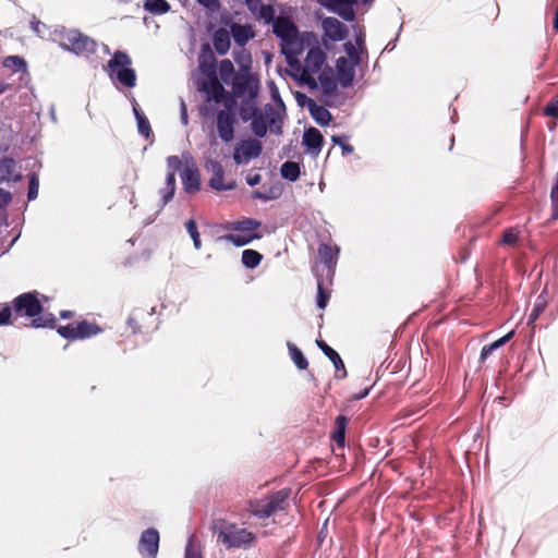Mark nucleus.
I'll use <instances>...</instances> for the list:
<instances>
[{"instance_id": "f257e3e1", "label": "nucleus", "mask_w": 558, "mask_h": 558, "mask_svg": "<svg viewBox=\"0 0 558 558\" xmlns=\"http://www.w3.org/2000/svg\"><path fill=\"white\" fill-rule=\"evenodd\" d=\"M210 530L217 536V542L226 548L248 547L255 541V535L243 527H238L235 523L228 522L225 519H214L210 523Z\"/></svg>"}, {"instance_id": "f03ea898", "label": "nucleus", "mask_w": 558, "mask_h": 558, "mask_svg": "<svg viewBox=\"0 0 558 558\" xmlns=\"http://www.w3.org/2000/svg\"><path fill=\"white\" fill-rule=\"evenodd\" d=\"M290 496L291 489L282 488L263 498L250 500L247 510L258 519H268L289 508Z\"/></svg>"}, {"instance_id": "7ed1b4c3", "label": "nucleus", "mask_w": 558, "mask_h": 558, "mask_svg": "<svg viewBox=\"0 0 558 558\" xmlns=\"http://www.w3.org/2000/svg\"><path fill=\"white\" fill-rule=\"evenodd\" d=\"M272 33L280 39L281 52L301 54L304 49V41L296 25L286 16H278L274 21Z\"/></svg>"}, {"instance_id": "20e7f679", "label": "nucleus", "mask_w": 558, "mask_h": 558, "mask_svg": "<svg viewBox=\"0 0 558 558\" xmlns=\"http://www.w3.org/2000/svg\"><path fill=\"white\" fill-rule=\"evenodd\" d=\"M132 60L124 51L117 50L108 61L107 71L111 78H116L121 85L133 88L136 85V73L131 68Z\"/></svg>"}, {"instance_id": "39448f33", "label": "nucleus", "mask_w": 558, "mask_h": 558, "mask_svg": "<svg viewBox=\"0 0 558 558\" xmlns=\"http://www.w3.org/2000/svg\"><path fill=\"white\" fill-rule=\"evenodd\" d=\"M62 48L75 54H89L96 51V41L77 29H66L60 33Z\"/></svg>"}, {"instance_id": "423d86ee", "label": "nucleus", "mask_w": 558, "mask_h": 558, "mask_svg": "<svg viewBox=\"0 0 558 558\" xmlns=\"http://www.w3.org/2000/svg\"><path fill=\"white\" fill-rule=\"evenodd\" d=\"M326 63V53L319 47H313L308 50L304 61V70L299 76L301 84L308 86L311 89L318 87L314 75L323 71Z\"/></svg>"}, {"instance_id": "0eeeda50", "label": "nucleus", "mask_w": 558, "mask_h": 558, "mask_svg": "<svg viewBox=\"0 0 558 558\" xmlns=\"http://www.w3.org/2000/svg\"><path fill=\"white\" fill-rule=\"evenodd\" d=\"M499 14L496 1L489 0L471 11L469 23L475 31H485L490 27Z\"/></svg>"}, {"instance_id": "6e6552de", "label": "nucleus", "mask_w": 558, "mask_h": 558, "mask_svg": "<svg viewBox=\"0 0 558 558\" xmlns=\"http://www.w3.org/2000/svg\"><path fill=\"white\" fill-rule=\"evenodd\" d=\"M126 326L132 333H145L157 327V318L154 308H134L126 320Z\"/></svg>"}, {"instance_id": "1a4fd4ad", "label": "nucleus", "mask_w": 558, "mask_h": 558, "mask_svg": "<svg viewBox=\"0 0 558 558\" xmlns=\"http://www.w3.org/2000/svg\"><path fill=\"white\" fill-rule=\"evenodd\" d=\"M232 89L236 97L247 95L250 98H255L259 92V81L247 69H243L234 75Z\"/></svg>"}, {"instance_id": "9d476101", "label": "nucleus", "mask_w": 558, "mask_h": 558, "mask_svg": "<svg viewBox=\"0 0 558 558\" xmlns=\"http://www.w3.org/2000/svg\"><path fill=\"white\" fill-rule=\"evenodd\" d=\"M12 304V312L14 311L16 317L22 315L36 317L43 312V305L36 292L20 294L13 300Z\"/></svg>"}, {"instance_id": "9b49d317", "label": "nucleus", "mask_w": 558, "mask_h": 558, "mask_svg": "<svg viewBox=\"0 0 558 558\" xmlns=\"http://www.w3.org/2000/svg\"><path fill=\"white\" fill-rule=\"evenodd\" d=\"M262 151L263 145L258 140H242L234 146L233 160L236 165L248 163L250 160L259 157Z\"/></svg>"}, {"instance_id": "f8f14e48", "label": "nucleus", "mask_w": 558, "mask_h": 558, "mask_svg": "<svg viewBox=\"0 0 558 558\" xmlns=\"http://www.w3.org/2000/svg\"><path fill=\"white\" fill-rule=\"evenodd\" d=\"M236 116L231 110H218L216 113V130L219 138L230 143L234 138Z\"/></svg>"}, {"instance_id": "ddd939ff", "label": "nucleus", "mask_w": 558, "mask_h": 558, "mask_svg": "<svg viewBox=\"0 0 558 558\" xmlns=\"http://www.w3.org/2000/svg\"><path fill=\"white\" fill-rule=\"evenodd\" d=\"M159 550V532L147 529L142 532L138 541V551L144 558H156Z\"/></svg>"}, {"instance_id": "4468645a", "label": "nucleus", "mask_w": 558, "mask_h": 558, "mask_svg": "<svg viewBox=\"0 0 558 558\" xmlns=\"http://www.w3.org/2000/svg\"><path fill=\"white\" fill-rule=\"evenodd\" d=\"M201 92L206 94V101H214L216 104H221L227 94L226 88L220 83L217 76L207 78L202 83Z\"/></svg>"}, {"instance_id": "2eb2a0df", "label": "nucleus", "mask_w": 558, "mask_h": 558, "mask_svg": "<svg viewBox=\"0 0 558 558\" xmlns=\"http://www.w3.org/2000/svg\"><path fill=\"white\" fill-rule=\"evenodd\" d=\"M322 27L325 36L333 41H341L348 35L347 26L336 17H325Z\"/></svg>"}, {"instance_id": "dca6fc26", "label": "nucleus", "mask_w": 558, "mask_h": 558, "mask_svg": "<svg viewBox=\"0 0 558 558\" xmlns=\"http://www.w3.org/2000/svg\"><path fill=\"white\" fill-rule=\"evenodd\" d=\"M207 169L211 172V178L209 179V185L216 191H229L234 189L235 183H228L225 184L223 182V175L225 170L221 166V163L217 160H210L207 163Z\"/></svg>"}, {"instance_id": "f3484780", "label": "nucleus", "mask_w": 558, "mask_h": 558, "mask_svg": "<svg viewBox=\"0 0 558 558\" xmlns=\"http://www.w3.org/2000/svg\"><path fill=\"white\" fill-rule=\"evenodd\" d=\"M353 64L349 59L340 57L336 62L337 78L340 85L344 88L350 87L355 77V71Z\"/></svg>"}, {"instance_id": "a211bd4d", "label": "nucleus", "mask_w": 558, "mask_h": 558, "mask_svg": "<svg viewBox=\"0 0 558 558\" xmlns=\"http://www.w3.org/2000/svg\"><path fill=\"white\" fill-rule=\"evenodd\" d=\"M230 34L232 35L234 43L240 47L245 46L255 36L252 25H242L238 23H233L231 25Z\"/></svg>"}, {"instance_id": "6ab92c4d", "label": "nucleus", "mask_w": 558, "mask_h": 558, "mask_svg": "<svg viewBox=\"0 0 558 558\" xmlns=\"http://www.w3.org/2000/svg\"><path fill=\"white\" fill-rule=\"evenodd\" d=\"M317 347L324 352V354L332 362L337 372H342L341 375H337V378H344L347 377V369L344 366V363L338 352L333 350L331 347H329L325 341L323 340H316Z\"/></svg>"}, {"instance_id": "aec40b11", "label": "nucleus", "mask_w": 558, "mask_h": 558, "mask_svg": "<svg viewBox=\"0 0 558 558\" xmlns=\"http://www.w3.org/2000/svg\"><path fill=\"white\" fill-rule=\"evenodd\" d=\"M184 191L194 194L199 191L201 178L196 168H185L181 174Z\"/></svg>"}, {"instance_id": "412c9836", "label": "nucleus", "mask_w": 558, "mask_h": 558, "mask_svg": "<svg viewBox=\"0 0 558 558\" xmlns=\"http://www.w3.org/2000/svg\"><path fill=\"white\" fill-rule=\"evenodd\" d=\"M324 137L319 130L310 128L304 132L303 144L314 154H318L322 149Z\"/></svg>"}, {"instance_id": "4be33fe9", "label": "nucleus", "mask_w": 558, "mask_h": 558, "mask_svg": "<svg viewBox=\"0 0 558 558\" xmlns=\"http://www.w3.org/2000/svg\"><path fill=\"white\" fill-rule=\"evenodd\" d=\"M338 254L339 248L337 246L332 247L327 243H322L318 246V257L328 269H333L336 267Z\"/></svg>"}, {"instance_id": "5701e85b", "label": "nucleus", "mask_w": 558, "mask_h": 558, "mask_svg": "<svg viewBox=\"0 0 558 558\" xmlns=\"http://www.w3.org/2000/svg\"><path fill=\"white\" fill-rule=\"evenodd\" d=\"M349 420L344 415H338L335 418V427L331 433V440L340 448H344L345 445V430Z\"/></svg>"}, {"instance_id": "b1692460", "label": "nucleus", "mask_w": 558, "mask_h": 558, "mask_svg": "<svg viewBox=\"0 0 558 558\" xmlns=\"http://www.w3.org/2000/svg\"><path fill=\"white\" fill-rule=\"evenodd\" d=\"M230 32L226 28L220 27L214 33L213 45L218 54H226L230 49Z\"/></svg>"}, {"instance_id": "393cba45", "label": "nucleus", "mask_w": 558, "mask_h": 558, "mask_svg": "<svg viewBox=\"0 0 558 558\" xmlns=\"http://www.w3.org/2000/svg\"><path fill=\"white\" fill-rule=\"evenodd\" d=\"M319 84L322 86L323 95L328 97L337 92V80L330 68L323 70L318 76Z\"/></svg>"}, {"instance_id": "a878e982", "label": "nucleus", "mask_w": 558, "mask_h": 558, "mask_svg": "<svg viewBox=\"0 0 558 558\" xmlns=\"http://www.w3.org/2000/svg\"><path fill=\"white\" fill-rule=\"evenodd\" d=\"M308 110L312 118L322 126H326L330 123L332 116L328 109L324 106L317 105L314 100L310 99Z\"/></svg>"}, {"instance_id": "bb28decb", "label": "nucleus", "mask_w": 558, "mask_h": 558, "mask_svg": "<svg viewBox=\"0 0 558 558\" xmlns=\"http://www.w3.org/2000/svg\"><path fill=\"white\" fill-rule=\"evenodd\" d=\"M77 339H86L101 332V328L96 323L82 320L75 325Z\"/></svg>"}, {"instance_id": "cd10ccee", "label": "nucleus", "mask_w": 558, "mask_h": 558, "mask_svg": "<svg viewBox=\"0 0 558 558\" xmlns=\"http://www.w3.org/2000/svg\"><path fill=\"white\" fill-rule=\"evenodd\" d=\"M514 335V331H509L504 337L497 339L490 344L484 345L480 354V363L483 364L485 360L497 349L505 345Z\"/></svg>"}, {"instance_id": "c85d7f7f", "label": "nucleus", "mask_w": 558, "mask_h": 558, "mask_svg": "<svg viewBox=\"0 0 558 558\" xmlns=\"http://www.w3.org/2000/svg\"><path fill=\"white\" fill-rule=\"evenodd\" d=\"M175 193V175L173 172H168L166 177L165 187L160 190L162 204L166 206L174 196Z\"/></svg>"}, {"instance_id": "c756f323", "label": "nucleus", "mask_w": 558, "mask_h": 558, "mask_svg": "<svg viewBox=\"0 0 558 558\" xmlns=\"http://www.w3.org/2000/svg\"><path fill=\"white\" fill-rule=\"evenodd\" d=\"M144 9L154 15H161L168 13L171 7L167 0H145Z\"/></svg>"}, {"instance_id": "7c9ffc66", "label": "nucleus", "mask_w": 558, "mask_h": 558, "mask_svg": "<svg viewBox=\"0 0 558 558\" xmlns=\"http://www.w3.org/2000/svg\"><path fill=\"white\" fill-rule=\"evenodd\" d=\"M280 174L283 179L294 182L300 177V165L295 161H286L280 168Z\"/></svg>"}, {"instance_id": "2f4dec72", "label": "nucleus", "mask_w": 558, "mask_h": 558, "mask_svg": "<svg viewBox=\"0 0 558 558\" xmlns=\"http://www.w3.org/2000/svg\"><path fill=\"white\" fill-rule=\"evenodd\" d=\"M289 354L295 366L304 371L308 367V361L304 356L303 352L294 344L289 342L288 343Z\"/></svg>"}, {"instance_id": "473e14b6", "label": "nucleus", "mask_w": 558, "mask_h": 558, "mask_svg": "<svg viewBox=\"0 0 558 558\" xmlns=\"http://www.w3.org/2000/svg\"><path fill=\"white\" fill-rule=\"evenodd\" d=\"M133 111L137 121L138 132L146 138H148L153 134L148 119L144 116V113L137 106L133 107Z\"/></svg>"}, {"instance_id": "72a5a7b5", "label": "nucleus", "mask_w": 558, "mask_h": 558, "mask_svg": "<svg viewBox=\"0 0 558 558\" xmlns=\"http://www.w3.org/2000/svg\"><path fill=\"white\" fill-rule=\"evenodd\" d=\"M32 327L34 328H56L57 319L53 314L46 313L43 315H38L36 317H32Z\"/></svg>"}, {"instance_id": "f704fd0d", "label": "nucleus", "mask_w": 558, "mask_h": 558, "mask_svg": "<svg viewBox=\"0 0 558 558\" xmlns=\"http://www.w3.org/2000/svg\"><path fill=\"white\" fill-rule=\"evenodd\" d=\"M263 259V255L255 250H244L242 252V264L250 269L256 268Z\"/></svg>"}, {"instance_id": "c9c22d12", "label": "nucleus", "mask_w": 558, "mask_h": 558, "mask_svg": "<svg viewBox=\"0 0 558 558\" xmlns=\"http://www.w3.org/2000/svg\"><path fill=\"white\" fill-rule=\"evenodd\" d=\"M2 65L12 72H24L26 71V61L19 56L5 57L2 61Z\"/></svg>"}, {"instance_id": "e433bc0d", "label": "nucleus", "mask_w": 558, "mask_h": 558, "mask_svg": "<svg viewBox=\"0 0 558 558\" xmlns=\"http://www.w3.org/2000/svg\"><path fill=\"white\" fill-rule=\"evenodd\" d=\"M199 68L202 72L207 76V78L217 76V59L213 53H209L207 59H204L199 62Z\"/></svg>"}, {"instance_id": "4c0bfd02", "label": "nucleus", "mask_w": 558, "mask_h": 558, "mask_svg": "<svg viewBox=\"0 0 558 558\" xmlns=\"http://www.w3.org/2000/svg\"><path fill=\"white\" fill-rule=\"evenodd\" d=\"M259 238H260V235L257 233H253L251 235L229 233V234L225 235V239L228 242H230L233 245L239 246V247L244 246V245L248 244L252 240L259 239Z\"/></svg>"}, {"instance_id": "58836bf2", "label": "nucleus", "mask_w": 558, "mask_h": 558, "mask_svg": "<svg viewBox=\"0 0 558 558\" xmlns=\"http://www.w3.org/2000/svg\"><path fill=\"white\" fill-rule=\"evenodd\" d=\"M219 74L221 80L227 84L230 83L231 78L233 80L236 73H234L233 63L229 59H223L220 61Z\"/></svg>"}, {"instance_id": "ea45409f", "label": "nucleus", "mask_w": 558, "mask_h": 558, "mask_svg": "<svg viewBox=\"0 0 558 558\" xmlns=\"http://www.w3.org/2000/svg\"><path fill=\"white\" fill-rule=\"evenodd\" d=\"M262 226L260 221L252 218H246L241 221H235L231 225V229L235 231H253Z\"/></svg>"}, {"instance_id": "a19ab883", "label": "nucleus", "mask_w": 558, "mask_h": 558, "mask_svg": "<svg viewBox=\"0 0 558 558\" xmlns=\"http://www.w3.org/2000/svg\"><path fill=\"white\" fill-rule=\"evenodd\" d=\"M281 53L286 57L288 64L294 71L293 76L299 80V76L302 75V70H304V65H302L298 59L300 54H290L288 51Z\"/></svg>"}, {"instance_id": "79ce46f5", "label": "nucleus", "mask_w": 558, "mask_h": 558, "mask_svg": "<svg viewBox=\"0 0 558 558\" xmlns=\"http://www.w3.org/2000/svg\"><path fill=\"white\" fill-rule=\"evenodd\" d=\"M185 228H186V231L189 232L190 236L193 240L194 247L196 250H201L202 242H201V236H199L196 221L194 219L187 220L185 222Z\"/></svg>"}, {"instance_id": "37998d69", "label": "nucleus", "mask_w": 558, "mask_h": 558, "mask_svg": "<svg viewBox=\"0 0 558 558\" xmlns=\"http://www.w3.org/2000/svg\"><path fill=\"white\" fill-rule=\"evenodd\" d=\"M257 13L259 19H262L266 24H274L275 17V9L271 4H260L257 9Z\"/></svg>"}, {"instance_id": "c03bdc74", "label": "nucleus", "mask_w": 558, "mask_h": 558, "mask_svg": "<svg viewBox=\"0 0 558 558\" xmlns=\"http://www.w3.org/2000/svg\"><path fill=\"white\" fill-rule=\"evenodd\" d=\"M329 299H330V293L328 290L324 289L323 287V282L320 280H318V283H317V300H316V303H317V306L319 308H325L329 302Z\"/></svg>"}, {"instance_id": "a18cd8bd", "label": "nucleus", "mask_w": 558, "mask_h": 558, "mask_svg": "<svg viewBox=\"0 0 558 558\" xmlns=\"http://www.w3.org/2000/svg\"><path fill=\"white\" fill-rule=\"evenodd\" d=\"M543 114L558 119V94L555 95L543 108Z\"/></svg>"}, {"instance_id": "49530a36", "label": "nucleus", "mask_w": 558, "mask_h": 558, "mask_svg": "<svg viewBox=\"0 0 558 558\" xmlns=\"http://www.w3.org/2000/svg\"><path fill=\"white\" fill-rule=\"evenodd\" d=\"M38 190H39V178L36 173H32L29 175V180H28V192H27L28 201H34L37 198Z\"/></svg>"}, {"instance_id": "de8ad7c7", "label": "nucleus", "mask_w": 558, "mask_h": 558, "mask_svg": "<svg viewBox=\"0 0 558 558\" xmlns=\"http://www.w3.org/2000/svg\"><path fill=\"white\" fill-rule=\"evenodd\" d=\"M252 131L257 137H264L267 133V124L263 117L254 118L252 123Z\"/></svg>"}, {"instance_id": "09e8293b", "label": "nucleus", "mask_w": 558, "mask_h": 558, "mask_svg": "<svg viewBox=\"0 0 558 558\" xmlns=\"http://www.w3.org/2000/svg\"><path fill=\"white\" fill-rule=\"evenodd\" d=\"M184 558H203L201 549L194 543V536H191L187 541Z\"/></svg>"}, {"instance_id": "8fccbe9b", "label": "nucleus", "mask_w": 558, "mask_h": 558, "mask_svg": "<svg viewBox=\"0 0 558 558\" xmlns=\"http://www.w3.org/2000/svg\"><path fill=\"white\" fill-rule=\"evenodd\" d=\"M13 160L2 159L0 161V181H8L12 174Z\"/></svg>"}, {"instance_id": "3c124183", "label": "nucleus", "mask_w": 558, "mask_h": 558, "mask_svg": "<svg viewBox=\"0 0 558 558\" xmlns=\"http://www.w3.org/2000/svg\"><path fill=\"white\" fill-rule=\"evenodd\" d=\"M58 333L66 340H77L75 325L69 324L66 326H59L57 328Z\"/></svg>"}, {"instance_id": "603ef678", "label": "nucleus", "mask_w": 558, "mask_h": 558, "mask_svg": "<svg viewBox=\"0 0 558 558\" xmlns=\"http://www.w3.org/2000/svg\"><path fill=\"white\" fill-rule=\"evenodd\" d=\"M518 239L519 233L514 229L510 228L504 231L500 243L505 245H514L518 242Z\"/></svg>"}, {"instance_id": "864d4df0", "label": "nucleus", "mask_w": 558, "mask_h": 558, "mask_svg": "<svg viewBox=\"0 0 558 558\" xmlns=\"http://www.w3.org/2000/svg\"><path fill=\"white\" fill-rule=\"evenodd\" d=\"M551 219H558V186H553L550 191Z\"/></svg>"}, {"instance_id": "5fc2aeb1", "label": "nucleus", "mask_w": 558, "mask_h": 558, "mask_svg": "<svg viewBox=\"0 0 558 558\" xmlns=\"http://www.w3.org/2000/svg\"><path fill=\"white\" fill-rule=\"evenodd\" d=\"M12 307L9 304L0 305V326L11 323Z\"/></svg>"}, {"instance_id": "6e6d98bb", "label": "nucleus", "mask_w": 558, "mask_h": 558, "mask_svg": "<svg viewBox=\"0 0 558 558\" xmlns=\"http://www.w3.org/2000/svg\"><path fill=\"white\" fill-rule=\"evenodd\" d=\"M546 303L544 301H537L529 316V324L534 323L545 310Z\"/></svg>"}, {"instance_id": "4d7b16f0", "label": "nucleus", "mask_w": 558, "mask_h": 558, "mask_svg": "<svg viewBox=\"0 0 558 558\" xmlns=\"http://www.w3.org/2000/svg\"><path fill=\"white\" fill-rule=\"evenodd\" d=\"M344 49L349 58L353 61L352 63L359 64L361 61V57L356 51L355 47L352 45V43L348 41L347 44H344Z\"/></svg>"}, {"instance_id": "13d9d810", "label": "nucleus", "mask_w": 558, "mask_h": 558, "mask_svg": "<svg viewBox=\"0 0 558 558\" xmlns=\"http://www.w3.org/2000/svg\"><path fill=\"white\" fill-rule=\"evenodd\" d=\"M167 166L170 169L169 172H173L175 174V171L181 169L182 161L178 156H169L167 158Z\"/></svg>"}, {"instance_id": "bf43d9fd", "label": "nucleus", "mask_w": 558, "mask_h": 558, "mask_svg": "<svg viewBox=\"0 0 558 558\" xmlns=\"http://www.w3.org/2000/svg\"><path fill=\"white\" fill-rule=\"evenodd\" d=\"M221 104H223V109L222 110H231V111H233L234 106H235V95H234V93H230V92L227 90V94L225 95V98L221 101Z\"/></svg>"}, {"instance_id": "052dcab7", "label": "nucleus", "mask_w": 558, "mask_h": 558, "mask_svg": "<svg viewBox=\"0 0 558 558\" xmlns=\"http://www.w3.org/2000/svg\"><path fill=\"white\" fill-rule=\"evenodd\" d=\"M201 5L206 8L207 10L211 12H217L220 10V2L219 0H196Z\"/></svg>"}, {"instance_id": "680f3d73", "label": "nucleus", "mask_w": 558, "mask_h": 558, "mask_svg": "<svg viewBox=\"0 0 558 558\" xmlns=\"http://www.w3.org/2000/svg\"><path fill=\"white\" fill-rule=\"evenodd\" d=\"M332 140L335 143L339 144L342 147L343 153H348V154L353 153V146L348 144L341 137H333Z\"/></svg>"}, {"instance_id": "e2e57ef3", "label": "nucleus", "mask_w": 558, "mask_h": 558, "mask_svg": "<svg viewBox=\"0 0 558 558\" xmlns=\"http://www.w3.org/2000/svg\"><path fill=\"white\" fill-rule=\"evenodd\" d=\"M245 4L247 5L248 10L256 14L258 7L262 4V0H244Z\"/></svg>"}, {"instance_id": "0e129e2a", "label": "nucleus", "mask_w": 558, "mask_h": 558, "mask_svg": "<svg viewBox=\"0 0 558 558\" xmlns=\"http://www.w3.org/2000/svg\"><path fill=\"white\" fill-rule=\"evenodd\" d=\"M262 180V177L260 174L258 173H255V174H250L246 177V183L250 185V186H255L257 185Z\"/></svg>"}, {"instance_id": "69168bd1", "label": "nucleus", "mask_w": 558, "mask_h": 558, "mask_svg": "<svg viewBox=\"0 0 558 558\" xmlns=\"http://www.w3.org/2000/svg\"><path fill=\"white\" fill-rule=\"evenodd\" d=\"M330 7H338L341 4L352 5L356 3V0H328Z\"/></svg>"}, {"instance_id": "338daca9", "label": "nucleus", "mask_w": 558, "mask_h": 558, "mask_svg": "<svg viewBox=\"0 0 558 558\" xmlns=\"http://www.w3.org/2000/svg\"><path fill=\"white\" fill-rule=\"evenodd\" d=\"M340 14L345 21H353L355 17L354 11L351 7L344 11H341Z\"/></svg>"}, {"instance_id": "774afa93", "label": "nucleus", "mask_w": 558, "mask_h": 558, "mask_svg": "<svg viewBox=\"0 0 558 558\" xmlns=\"http://www.w3.org/2000/svg\"><path fill=\"white\" fill-rule=\"evenodd\" d=\"M181 107H182L181 119L184 124H187L189 117H187L186 106H185L184 101H182Z\"/></svg>"}]
</instances>
